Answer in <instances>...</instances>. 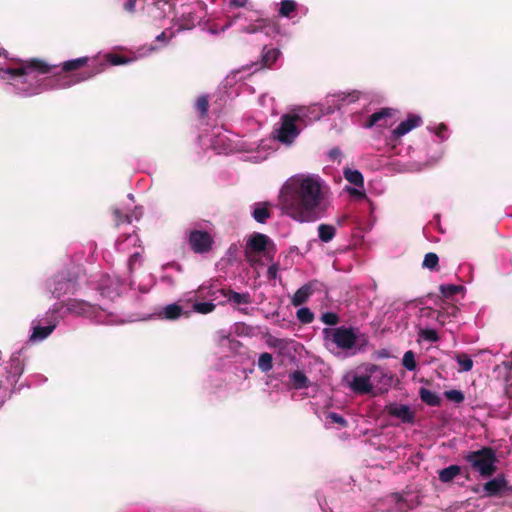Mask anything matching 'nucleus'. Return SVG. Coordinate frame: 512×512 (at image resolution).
<instances>
[{"label":"nucleus","mask_w":512,"mask_h":512,"mask_svg":"<svg viewBox=\"0 0 512 512\" xmlns=\"http://www.w3.org/2000/svg\"><path fill=\"white\" fill-rule=\"evenodd\" d=\"M326 192L327 189L320 177L296 175L282 186L279 206L283 214L297 222H315L326 211Z\"/></svg>","instance_id":"1"},{"label":"nucleus","mask_w":512,"mask_h":512,"mask_svg":"<svg viewBox=\"0 0 512 512\" xmlns=\"http://www.w3.org/2000/svg\"><path fill=\"white\" fill-rule=\"evenodd\" d=\"M464 460L482 478H489L497 471L496 463L498 459L492 447L484 446L479 450L471 451L464 456Z\"/></svg>","instance_id":"2"},{"label":"nucleus","mask_w":512,"mask_h":512,"mask_svg":"<svg viewBox=\"0 0 512 512\" xmlns=\"http://www.w3.org/2000/svg\"><path fill=\"white\" fill-rule=\"evenodd\" d=\"M324 340L331 342L341 350H351L357 342V334L352 327L324 328Z\"/></svg>","instance_id":"3"},{"label":"nucleus","mask_w":512,"mask_h":512,"mask_svg":"<svg viewBox=\"0 0 512 512\" xmlns=\"http://www.w3.org/2000/svg\"><path fill=\"white\" fill-rule=\"evenodd\" d=\"M51 70V65L41 59L33 58L29 61L22 62L19 67L7 68L5 73L13 78L24 77L23 82H27L28 78L35 79V73L48 74Z\"/></svg>","instance_id":"4"},{"label":"nucleus","mask_w":512,"mask_h":512,"mask_svg":"<svg viewBox=\"0 0 512 512\" xmlns=\"http://www.w3.org/2000/svg\"><path fill=\"white\" fill-rule=\"evenodd\" d=\"M300 117L296 114H284L281 117L280 127L276 130V138L284 144H291L299 135L300 131L296 122Z\"/></svg>","instance_id":"5"},{"label":"nucleus","mask_w":512,"mask_h":512,"mask_svg":"<svg viewBox=\"0 0 512 512\" xmlns=\"http://www.w3.org/2000/svg\"><path fill=\"white\" fill-rule=\"evenodd\" d=\"M188 244L194 253L206 254L212 250L214 238L207 231L193 229L188 234Z\"/></svg>","instance_id":"6"},{"label":"nucleus","mask_w":512,"mask_h":512,"mask_svg":"<svg viewBox=\"0 0 512 512\" xmlns=\"http://www.w3.org/2000/svg\"><path fill=\"white\" fill-rule=\"evenodd\" d=\"M48 288L56 298L73 293L76 290V282L66 274L60 273L51 278L48 282Z\"/></svg>","instance_id":"7"},{"label":"nucleus","mask_w":512,"mask_h":512,"mask_svg":"<svg viewBox=\"0 0 512 512\" xmlns=\"http://www.w3.org/2000/svg\"><path fill=\"white\" fill-rule=\"evenodd\" d=\"M270 239L267 235L262 233H253L246 243L244 250L246 260L250 263L255 262L253 253L264 252L267 248Z\"/></svg>","instance_id":"8"},{"label":"nucleus","mask_w":512,"mask_h":512,"mask_svg":"<svg viewBox=\"0 0 512 512\" xmlns=\"http://www.w3.org/2000/svg\"><path fill=\"white\" fill-rule=\"evenodd\" d=\"M320 283L317 280L310 281L309 283L301 286L293 295L291 303L293 306L298 307L307 302L308 298L318 289Z\"/></svg>","instance_id":"9"},{"label":"nucleus","mask_w":512,"mask_h":512,"mask_svg":"<svg viewBox=\"0 0 512 512\" xmlns=\"http://www.w3.org/2000/svg\"><path fill=\"white\" fill-rule=\"evenodd\" d=\"M508 482L503 474L487 481L483 485L484 495L486 497H496L502 494L507 488Z\"/></svg>","instance_id":"10"},{"label":"nucleus","mask_w":512,"mask_h":512,"mask_svg":"<svg viewBox=\"0 0 512 512\" xmlns=\"http://www.w3.org/2000/svg\"><path fill=\"white\" fill-rule=\"evenodd\" d=\"M390 416L400 419L403 423L412 424L415 421V413L404 404H391L386 407Z\"/></svg>","instance_id":"11"},{"label":"nucleus","mask_w":512,"mask_h":512,"mask_svg":"<svg viewBox=\"0 0 512 512\" xmlns=\"http://www.w3.org/2000/svg\"><path fill=\"white\" fill-rule=\"evenodd\" d=\"M421 118L417 115H409L408 118L404 121H402L393 131L392 135L394 139H398L408 132H410L412 129L420 126L421 124Z\"/></svg>","instance_id":"12"},{"label":"nucleus","mask_w":512,"mask_h":512,"mask_svg":"<svg viewBox=\"0 0 512 512\" xmlns=\"http://www.w3.org/2000/svg\"><path fill=\"white\" fill-rule=\"evenodd\" d=\"M350 388L358 394L370 393L373 386L370 383V375H356L350 383Z\"/></svg>","instance_id":"13"},{"label":"nucleus","mask_w":512,"mask_h":512,"mask_svg":"<svg viewBox=\"0 0 512 512\" xmlns=\"http://www.w3.org/2000/svg\"><path fill=\"white\" fill-rule=\"evenodd\" d=\"M270 207L271 204L269 202L255 203L252 211L254 220L258 223L265 224L272 215Z\"/></svg>","instance_id":"14"},{"label":"nucleus","mask_w":512,"mask_h":512,"mask_svg":"<svg viewBox=\"0 0 512 512\" xmlns=\"http://www.w3.org/2000/svg\"><path fill=\"white\" fill-rule=\"evenodd\" d=\"M66 311L69 313H73L78 316H84L88 314L91 310V305L85 301L77 300V299H69L64 304Z\"/></svg>","instance_id":"15"},{"label":"nucleus","mask_w":512,"mask_h":512,"mask_svg":"<svg viewBox=\"0 0 512 512\" xmlns=\"http://www.w3.org/2000/svg\"><path fill=\"white\" fill-rule=\"evenodd\" d=\"M24 371V363L20 358V352L12 354L9 365L7 367V374L9 377L16 379L22 375Z\"/></svg>","instance_id":"16"},{"label":"nucleus","mask_w":512,"mask_h":512,"mask_svg":"<svg viewBox=\"0 0 512 512\" xmlns=\"http://www.w3.org/2000/svg\"><path fill=\"white\" fill-rule=\"evenodd\" d=\"M280 51L277 48H268L264 46L261 52V68H271L278 60Z\"/></svg>","instance_id":"17"},{"label":"nucleus","mask_w":512,"mask_h":512,"mask_svg":"<svg viewBox=\"0 0 512 512\" xmlns=\"http://www.w3.org/2000/svg\"><path fill=\"white\" fill-rule=\"evenodd\" d=\"M221 293L224 297L227 298L229 302L235 303L237 305L251 303V296L248 292L238 293L232 289H221Z\"/></svg>","instance_id":"18"},{"label":"nucleus","mask_w":512,"mask_h":512,"mask_svg":"<svg viewBox=\"0 0 512 512\" xmlns=\"http://www.w3.org/2000/svg\"><path fill=\"white\" fill-rule=\"evenodd\" d=\"M393 113L394 110L392 108H382L369 116L366 123L364 124V127L372 128L374 125L379 124L381 121H385L387 118L391 117Z\"/></svg>","instance_id":"19"},{"label":"nucleus","mask_w":512,"mask_h":512,"mask_svg":"<svg viewBox=\"0 0 512 512\" xmlns=\"http://www.w3.org/2000/svg\"><path fill=\"white\" fill-rule=\"evenodd\" d=\"M462 473L459 465H450L438 471V478L442 483H450Z\"/></svg>","instance_id":"20"},{"label":"nucleus","mask_w":512,"mask_h":512,"mask_svg":"<svg viewBox=\"0 0 512 512\" xmlns=\"http://www.w3.org/2000/svg\"><path fill=\"white\" fill-rule=\"evenodd\" d=\"M183 314V309L180 305L173 303L165 306L159 313L160 318L166 320H176Z\"/></svg>","instance_id":"21"},{"label":"nucleus","mask_w":512,"mask_h":512,"mask_svg":"<svg viewBox=\"0 0 512 512\" xmlns=\"http://www.w3.org/2000/svg\"><path fill=\"white\" fill-rule=\"evenodd\" d=\"M290 380L292 382V386L294 389H304L308 388L310 385V381L308 377L302 371H294L290 374Z\"/></svg>","instance_id":"22"},{"label":"nucleus","mask_w":512,"mask_h":512,"mask_svg":"<svg viewBox=\"0 0 512 512\" xmlns=\"http://www.w3.org/2000/svg\"><path fill=\"white\" fill-rule=\"evenodd\" d=\"M343 175L349 183H351L359 188L364 187V178L360 171L352 170L350 168H345L343 171Z\"/></svg>","instance_id":"23"},{"label":"nucleus","mask_w":512,"mask_h":512,"mask_svg":"<svg viewBox=\"0 0 512 512\" xmlns=\"http://www.w3.org/2000/svg\"><path fill=\"white\" fill-rule=\"evenodd\" d=\"M419 396H420V399L422 400V402H424L425 404H427L429 406L437 407V406H440V404H441L440 397L436 393H434L426 388H420Z\"/></svg>","instance_id":"24"},{"label":"nucleus","mask_w":512,"mask_h":512,"mask_svg":"<svg viewBox=\"0 0 512 512\" xmlns=\"http://www.w3.org/2000/svg\"><path fill=\"white\" fill-rule=\"evenodd\" d=\"M56 328L55 322H50L47 326H35L33 328V333L31 335V339L43 340L47 338L53 330Z\"/></svg>","instance_id":"25"},{"label":"nucleus","mask_w":512,"mask_h":512,"mask_svg":"<svg viewBox=\"0 0 512 512\" xmlns=\"http://www.w3.org/2000/svg\"><path fill=\"white\" fill-rule=\"evenodd\" d=\"M336 235V228L329 224H320L318 226V237L322 242H330Z\"/></svg>","instance_id":"26"},{"label":"nucleus","mask_w":512,"mask_h":512,"mask_svg":"<svg viewBox=\"0 0 512 512\" xmlns=\"http://www.w3.org/2000/svg\"><path fill=\"white\" fill-rule=\"evenodd\" d=\"M89 58L88 57H80L72 60L65 61L62 64V70L64 72H71L79 70L80 68L84 67L88 63Z\"/></svg>","instance_id":"27"},{"label":"nucleus","mask_w":512,"mask_h":512,"mask_svg":"<svg viewBox=\"0 0 512 512\" xmlns=\"http://www.w3.org/2000/svg\"><path fill=\"white\" fill-rule=\"evenodd\" d=\"M423 268L429 269L431 271L438 270L439 267V257L434 252H429L424 256V260L422 262Z\"/></svg>","instance_id":"28"},{"label":"nucleus","mask_w":512,"mask_h":512,"mask_svg":"<svg viewBox=\"0 0 512 512\" xmlns=\"http://www.w3.org/2000/svg\"><path fill=\"white\" fill-rule=\"evenodd\" d=\"M258 368L264 373L269 372L273 368V357L270 353L264 352L260 354Z\"/></svg>","instance_id":"29"},{"label":"nucleus","mask_w":512,"mask_h":512,"mask_svg":"<svg viewBox=\"0 0 512 512\" xmlns=\"http://www.w3.org/2000/svg\"><path fill=\"white\" fill-rule=\"evenodd\" d=\"M463 290V286L454 284H442L439 286V291L444 298H451Z\"/></svg>","instance_id":"30"},{"label":"nucleus","mask_w":512,"mask_h":512,"mask_svg":"<svg viewBox=\"0 0 512 512\" xmlns=\"http://www.w3.org/2000/svg\"><path fill=\"white\" fill-rule=\"evenodd\" d=\"M297 3L294 0H283L280 4L279 15L282 17H290L291 13L296 11Z\"/></svg>","instance_id":"31"},{"label":"nucleus","mask_w":512,"mask_h":512,"mask_svg":"<svg viewBox=\"0 0 512 512\" xmlns=\"http://www.w3.org/2000/svg\"><path fill=\"white\" fill-rule=\"evenodd\" d=\"M456 361L460 366V371L468 372L473 367V361L471 357L466 353H458L456 355Z\"/></svg>","instance_id":"32"},{"label":"nucleus","mask_w":512,"mask_h":512,"mask_svg":"<svg viewBox=\"0 0 512 512\" xmlns=\"http://www.w3.org/2000/svg\"><path fill=\"white\" fill-rule=\"evenodd\" d=\"M402 365L409 371H414L416 369L417 363L415 360V354L412 350H408L404 353Z\"/></svg>","instance_id":"33"},{"label":"nucleus","mask_w":512,"mask_h":512,"mask_svg":"<svg viewBox=\"0 0 512 512\" xmlns=\"http://www.w3.org/2000/svg\"><path fill=\"white\" fill-rule=\"evenodd\" d=\"M297 319L302 324H309L314 320V314L311 312V310L307 307L300 308L297 313Z\"/></svg>","instance_id":"34"},{"label":"nucleus","mask_w":512,"mask_h":512,"mask_svg":"<svg viewBox=\"0 0 512 512\" xmlns=\"http://www.w3.org/2000/svg\"><path fill=\"white\" fill-rule=\"evenodd\" d=\"M418 335L423 340L433 342V343L439 341V339H440L437 331L434 329H430V328L420 329Z\"/></svg>","instance_id":"35"},{"label":"nucleus","mask_w":512,"mask_h":512,"mask_svg":"<svg viewBox=\"0 0 512 512\" xmlns=\"http://www.w3.org/2000/svg\"><path fill=\"white\" fill-rule=\"evenodd\" d=\"M216 305L212 302H196L193 305L194 311L200 314H208L214 311Z\"/></svg>","instance_id":"36"},{"label":"nucleus","mask_w":512,"mask_h":512,"mask_svg":"<svg viewBox=\"0 0 512 512\" xmlns=\"http://www.w3.org/2000/svg\"><path fill=\"white\" fill-rule=\"evenodd\" d=\"M112 213L114 216V222L116 226L131 223V216L126 213H123L120 209L115 208L113 209Z\"/></svg>","instance_id":"37"},{"label":"nucleus","mask_w":512,"mask_h":512,"mask_svg":"<svg viewBox=\"0 0 512 512\" xmlns=\"http://www.w3.org/2000/svg\"><path fill=\"white\" fill-rule=\"evenodd\" d=\"M209 108V101L207 96H200L196 101V109L200 112L202 117L207 115Z\"/></svg>","instance_id":"38"},{"label":"nucleus","mask_w":512,"mask_h":512,"mask_svg":"<svg viewBox=\"0 0 512 512\" xmlns=\"http://www.w3.org/2000/svg\"><path fill=\"white\" fill-rule=\"evenodd\" d=\"M445 397L455 403H461L464 401V394L460 390H448L444 393Z\"/></svg>","instance_id":"39"},{"label":"nucleus","mask_w":512,"mask_h":512,"mask_svg":"<svg viewBox=\"0 0 512 512\" xmlns=\"http://www.w3.org/2000/svg\"><path fill=\"white\" fill-rule=\"evenodd\" d=\"M321 320L326 325L334 326L339 323V316L334 312H326L322 315Z\"/></svg>","instance_id":"40"},{"label":"nucleus","mask_w":512,"mask_h":512,"mask_svg":"<svg viewBox=\"0 0 512 512\" xmlns=\"http://www.w3.org/2000/svg\"><path fill=\"white\" fill-rule=\"evenodd\" d=\"M326 418L330 420L331 423L338 424L342 427H346L348 425L347 420L343 416L335 412H329Z\"/></svg>","instance_id":"41"},{"label":"nucleus","mask_w":512,"mask_h":512,"mask_svg":"<svg viewBox=\"0 0 512 512\" xmlns=\"http://www.w3.org/2000/svg\"><path fill=\"white\" fill-rule=\"evenodd\" d=\"M95 74H96V72L95 73H92V72L81 73L75 80H73V81L71 80L65 84L60 85V86L61 87H69L71 84H75V83H79L84 80H88L91 77H93Z\"/></svg>","instance_id":"42"},{"label":"nucleus","mask_w":512,"mask_h":512,"mask_svg":"<svg viewBox=\"0 0 512 512\" xmlns=\"http://www.w3.org/2000/svg\"><path fill=\"white\" fill-rule=\"evenodd\" d=\"M138 0H127L124 3V10L130 14H134L136 12V4Z\"/></svg>","instance_id":"43"},{"label":"nucleus","mask_w":512,"mask_h":512,"mask_svg":"<svg viewBox=\"0 0 512 512\" xmlns=\"http://www.w3.org/2000/svg\"><path fill=\"white\" fill-rule=\"evenodd\" d=\"M110 62L113 65H122V64L127 63V60L123 56H120V55H111Z\"/></svg>","instance_id":"44"},{"label":"nucleus","mask_w":512,"mask_h":512,"mask_svg":"<svg viewBox=\"0 0 512 512\" xmlns=\"http://www.w3.org/2000/svg\"><path fill=\"white\" fill-rule=\"evenodd\" d=\"M446 130H447L446 125H445V124H443V123H441V124H439V125L437 126V128L435 129V134H436L439 138L443 139V138H444V133H445V131H446Z\"/></svg>","instance_id":"45"},{"label":"nucleus","mask_w":512,"mask_h":512,"mask_svg":"<svg viewBox=\"0 0 512 512\" xmlns=\"http://www.w3.org/2000/svg\"><path fill=\"white\" fill-rule=\"evenodd\" d=\"M348 99V102L349 103H352V102H356L358 99H359V92L358 91H353L351 93H348L344 98V99Z\"/></svg>","instance_id":"46"},{"label":"nucleus","mask_w":512,"mask_h":512,"mask_svg":"<svg viewBox=\"0 0 512 512\" xmlns=\"http://www.w3.org/2000/svg\"><path fill=\"white\" fill-rule=\"evenodd\" d=\"M277 272H278V265L277 264H273V265L268 267L267 274H268L269 278H276Z\"/></svg>","instance_id":"47"},{"label":"nucleus","mask_w":512,"mask_h":512,"mask_svg":"<svg viewBox=\"0 0 512 512\" xmlns=\"http://www.w3.org/2000/svg\"><path fill=\"white\" fill-rule=\"evenodd\" d=\"M170 40V37L167 36L166 32H161L158 36H156V41L162 42L166 45Z\"/></svg>","instance_id":"48"},{"label":"nucleus","mask_w":512,"mask_h":512,"mask_svg":"<svg viewBox=\"0 0 512 512\" xmlns=\"http://www.w3.org/2000/svg\"><path fill=\"white\" fill-rule=\"evenodd\" d=\"M341 150L339 148H333L332 150H330L329 152V157L332 159V160H336L338 158H340L341 156Z\"/></svg>","instance_id":"49"},{"label":"nucleus","mask_w":512,"mask_h":512,"mask_svg":"<svg viewBox=\"0 0 512 512\" xmlns=\"http://www.w3.org/2000/svg\"><path fill=\"white\" fill-rule=\"evenodd\" d=\"M349 192L351 195L356 196L357 198H364L365 193L364 191L358 190L356 188L349 189Z\"/></svg>","instance_id":"50"},{"label":"nucleus","mask_w":512,"mask_h":512,"mask_svg":"<svg viewBox=\"0 0 512 512\" xmlns=\"http://www.w3.org/2000/svg\"><path fill=\"white\" fill-rule=\"evenodd\" d=\"M248 0H231L230 4L235 7H244Z\"/></svg>","instance_id":"51"},{"label":"nucleus","mask_w":512,"mask_h":512,"mask_svg":"<svg viewBox=\"0 0 512 512\" xmlns=\"http://www.w3.org/2000/svg\"><path fill=\"white\" fill-rule=\"evenodd\" d=\"M138 258H139V253H134L133 255L130 256V258H129V266H130V268H132V266L138 260Z\"/></svg>","instance_id":"52"},{"label":"nucleus","mask_w":512,"mask_h":512,"mask_svg":"<svg viewBox=\"0 0 512 512\" xmlns=\"http://www.w3.org/2000/svg\"><path fill=\"white\" fill-rule=\"evenodd\" d=\"M506 395L512 399V385L506 388Z\"/></svg>","instance_id":"53"},{"label":"nucleus","mask_w":512,"mask_h":512,"mask_svg":"<svg viewBox=\"0 0 512 512\" xmlns=\"http://www.w3.org/2000/svg\"><path fill=\"white\" fill-rule=\"evenodd\" d=\"M377 370V366L376 365H370L369 368L367 369V371L372 374L373 372H375Z\"/></svg>","instance_id":"54"},{"label":"nucleus","mask_w":512,"mask_h":512,"mask_svg":"<svg viewBox=\"0 0 512 512\" xmlns=\"http://www.w3.org/2000/svg\"><path fill=\"white\" fill-rule=\"evenodd\" d=\"M58 311H59V308H58V307H55V308L53 309V311H52V314H54V313H56V312H58Z\"/></svg>","instance_id":"55"},{"label":"nucleus","mask_w":512,"mask_h":512,"mask_svg":"<svg viewBox=\"0 0 512 512\" xmlns=\"http://www.w3.org/2000/svg\"><path fill=\"white\" fill-rule=\"evenodd\" d=\"M2 55V52L0 51V56Z\"/></svg>","instance_id":"56"}]
</instances>
